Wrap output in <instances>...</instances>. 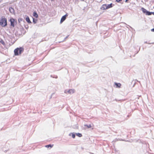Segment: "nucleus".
<instances>
[{
	"mask_svg": "<svg viewBox=\"0 0 154 154\" xmlns=\"http://www.w3.org/2000/svg\"><path fill=\"white\" fill-rule=\"evenodd\" d=\"M23 51V48L22 47L17 48L14 50V55L16 56H17L21 54Z\"/></svg>",
	"mask_w": 154,
	"mask_h": 154,
	"instance_id": "f257e3e1",
	"label": "nucleus"
},
{
	"mask_svg": "<svg viewBox=\"0 0 154 154\" xmlns=\"http://www.w3.org/2000/svg\"><path fill=\"white\" fill-rule=\"evenodd\" d=\"M0 25L3 27H5L7 25V20L5 17H2L0 20Z\"/></svg>",
	"mask_w": 154,
	"mask_h": 154,
	"instance_id": "f03ea898",
	"label": "nucleus"
},
{
	"mask_svg": "<svg viewBox=\"0 0 154 154\" xmlns=\"http://www.w3.org/2000/svg\"><path fill=\"white\" fill-rule=\"evenodd\" d=\"M67 16L68 15L67 14H66L63 16L61 19L60 23H62L63 21H64L66 20V17H67Z\"/></svg>",
	"mask_w": 154,
	"mask_h": 154,
	"instance_id": "7ed1b4c3",
	"label": "nucleus"
},
{
	"mask_svg": "<svg viewBox=\"0 0 154 154\" xmlns=\"http://www.w3.org/2000/svg\"><path fill=\"white\" fill-rule=\"evenodd\" d=\"M14 20L13 18H11L10 19V22H11V26L14 27Z\"/></svg>",
	"mask_w": 154,
	"mask_h": 154,
	"instance_id": "20e7f679",
	"label": "nucleus"
},
{
	"mask_svg": "<svg viewBox=\"0 0 154 154\" xmlns=\"http://www.w3.org/2000/svg\"><path fill=\"white\" fill-rule=\"evenodd\" d=\"M107 9V5L106 4L103 5L100 8V9L102 10H104Z\"/></svg>",
	"mask_w": 154,
	"mask_h": 154,
	"instance_id": "39448f33",
	"label": "nucleus"
},
{
	"mask_svg": "<svg viewBox=\"0 0 154 154\" xmlns=\"http://www.w3.org/2000/svg\"><path fill=\"white\" fill-rule=\"evenodd\" d=\"M68 92V93L71 94L75 92V91L73 89H70Z\"/></svg>",
	"mask_w": 154,
	"mask_h": 154,
	"instance_id": "423d86ee",
	"label": "nucleus"
},
{
	"mask_svg": "<svg viewBox=\"0 0 154 154\" xmlns=\"http://www.w3.org/2000/svg\"><path fill=\"white\" fill-rule=\"evenodd\" d=\"M26 20L28 23H31L29 19V18L28 17H26Z\"/></svg>",
	"mask_w": 154,
	"mask_h": 154,
	"instance_id": "0eeeda50",
	"label": "nucleus"
},
{
	"mask_svg": "<svg viewBox=\"0 0 154 154\" xmlns=\"http://www.w3.org/2000/svg\"><path fill=\"white\" fill-rule=\"evenodd\" d=\"M33 16L36 18H38V14L35 11L33 13Z\"/></svg>",
	"mask_w": 154,
	"mask_h": 154,
	"instance_id": "6e6552de",
	"label": "nucleus"
},
{
	"mask_svg": "<svg viewBox=\"0 0 154 154\" xmlns=\"http://www.w3.org/2000/svg\"><path fill=\"white\" fill-rule=\"evenodd\" d=\"M107 9L111 8L112 7V4L111 3L110 4L108 5H107Z\"/></svg>",
	"mask_w": 154,
	"mask_h": 154,
	"instance_id": "1a4fd4ad",
	"label": "nucleus"
},
{
	"mask_svg": "<svg viewBox=\"0 0 154 154\" xmlns=\"http://www.w3.org/2000/svg\"><path fill=\"white\" fill-rule=\"evenodd\" d=\"M115 84L116 85V87H117V88H119L120 87V86H121V84H120L119 83H115Z\"/></svg>",
	"mask_w": 154,
	"mask_h": 154,
	"instance_id": "9d476101",
	"label": "nucleus"
},
{
	"mask_svg": "<svg viewBox=\"0 0 154 154\" xmlns=\"http://www.w3.org/2000/svg\"><path fill=\"white\" fill-rule=\"evenodd\" d=\"M141 9L142 11L144 13H146V12L147 11L144 8H141Z\"/></svg>",
	"mask_w": 154,
	"mask_h": 154,
	"instance_id": "9b49d317",
	"label": "nucleus"
},
{
	"mask_svg": "<svg viewBox=\"0 0 154 154\" xmlns=\"http://www.w3.org/2000/svg\"><path fill=\"white\" fill-rule=\"evenodd\" d=\"M54 145H51V144H49V145H46L45 146V147H47V148H49V147H50V148H52L53 147V146Z\"/></svg>",
	"mask_w": 154,
	"mask_h": 154,
	"instance_id": "f8f14e48",
	"label": "nucleus"
},
{
	"mask_svg": "<svg viewBox=\"0 0 154 154\" xmlns=\"http://www.w3.org/2000/svg\"><path fill=\"white\" fill-rule=\"evenodd\" d=\"M152 14V12H149L148 11H147L146 13V14L147 15H150Z\"/></svg>",
	"mask_w": 154,
	"mask_h": 154,
	"instance_id": "ddd939ff",
	"label": "nucleus"
},
{
	"mask_svg": "<svg viewBox=\"0 0 154 154\" xmlns=\"http://www.w3.org/2000/svg\"><path fill=\"white\" fill-rule=\"evenodd\" d=\"M76 135L77 136H78L79 137H81L82 136V134L79 133H76Z\"/></svg>",
	"mask_w": 154,
	"mask_h": 154,
	"instance_id": "4468645a",
	"label": "nucleus"
},
{
	"mask_svg": "<svg viewBox=\"0 0 154 154\" xmlns=\"http://www.w3.org/2000/svg\"><path fill=\"white\" fill-rule=\"evenodd\" d=\"M85 126L87 127L88 128H90L91 127V125H85Z\"/></svg>",
	"mask_w": 154,
	"mask_h": 154,
	"instance_id": "2eb2a0df",
	"label": "nucleus"
},
{
	"mask_svg": "<svg viewBox=\"0 0 154 154\" xmlns=\"http://www.w3.org/2000/svg\"><path fill=\"white\" fill-rule=\"evenodd\" d=\"M33 22L35 23H36V22H37V20H35V19L34 18H33Z\"/></svg>",
	"mask_w": 154,
	"mask_h": 154,
	"instance_id": "dca6fc26",
	"label": "nucleus"
},
{
	"mask_svg": "<svg viewBox=\"0 0 154 154\" xmlns=\"http://www.w3.org/2000/svg\"><path fill=\"white\" fill-rule=\"evenodd\" d=\"M72 137L73 138H75V135L74 134H72Z\"/></svg>",
	"mask_w": 154,
	"mask_h": 154,
	"instance_id": "f3484780",
	"label": "nucleus"
},
{
	"mask_svg": "<svg viewBox=\"0 0 154 154\" xmlns=\"http://www.w3.org/2000/svg\"><path fill=\"white\" fill-rule=\"evenodd\" d=\"M122 0H116V2H119L122 1Z\"/></svg>",
	"mask_w": 154,
	"mask_h": 154,
	"instance_id": "a211bd4d",
	"label": "nucleus"
},
{
	"mask_svg": "<svg viewBox=\"0 0 154 154\" xmlns=\"http://www.w3.org/2000/svg\"><path fill=\"white\" fill-rule=\"evenodd\" d=\"M151 31L152 32H154V29H151Z\"/></svg>",
	"mask_w": 154,
	"mask_h": 154,
	"instance_id": "6ab92c4d",
	"label": "nucleus"
},
{
	"mask_svg": "<svg viewBox=\"0 0 154 154\" xmlns=\"http://www.w3.org/2000/svg\"><path fill=\"white\" fill-rule=\"evenodd\" d=\"M128 0H126L125 1V2H127V1H128Z\"/></svg>",
	"mask_w": 154,
	"mask_h": 154,
	"instance_id": "aec40b11",
	"label": "nucleus"
},
{
	"mask_svg": "<svg viewBox=\"0 0 154 154\" xmlns=\"http://www.w3.org/2000/svg\"><path fill=\"white\" fill-rule=\"evenodd\" d=\"M11 9H13L12 8H10L9 10H10V11L11 10Z\"/></svg>",
	"mask_w": 154,
	"mask_h": 154,
	"instance_id": "412c9836",
	"label": "nucleus"
},
{
	"mask_svg": "<svg viewBox=\"0 0 154 154\" xmlns=\"http://www.w3.org/2000/svg\"><path fill=\"white\" fill-rule=\"evenodd\" d=\"M152 14H153V15H154V12H152Z\"/></svg>",
	"mask_w": 154,
	"mask_h": 154,
	"instance_id": "4be33fe9",
	"label": "nucleus"
},
{
	"mask_svg": "<svg viewBox=\"0 0 154 154\" xmlns=\"http://www.w3.org/2000/svg\"><path fill=\"white\" fill-rule=\"evenodd\" d=\"M4 42H2V43L3 44H4Z\"/></svg>",
	"mask_w": 154,
	"mask_h": 154,
	"instance_id": "5701e85b",
	"label": "nucleus"
}]
</instances>
